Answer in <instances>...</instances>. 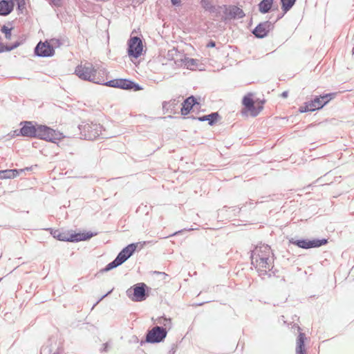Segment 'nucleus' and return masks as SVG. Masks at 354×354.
<instances>
[{
  "mask_svg": "<svg viewBox=\"0 0 354 354\" xmlns=\"http://www.w3.org/2000/svg\"><path fill=\"white\" fill-rule=\"evenodd\" d=\"M18 46H0V53L10 52Z\"/></svg>",
  "mask_w": 354,
  "mask_h": 354,
  "instance_id": "obj_35",
  "label": "nucleus"
},
{
  "mask_svg": "<svg viewBox=\"0 0 354 354\" xmlns=\"http://www.w3.org/2000/svg\"><path fill=\"white\" fill-rule=\"evenodd\" d=\"M230 48H232L233 46H229ZM236 48V46H234Z\"/></svg>",
  "mask_w": 354,
  "mask_h": 354,
  "instance_id": "obj_61",
  "label": "nucleus"
},
{
  "mask_svg": "<svg viewBox=\"0 0 354 354\" xmlns=\"http://www.w3.org/2000/svg\"><path fill=\"white\" fill-rule=\"evenodd\" d=\"M60 46H35L34 55L39 57H50L55 55V48Z\"/></svg>",
  "mask_w": 354,
  "mask_h": 354,
  "instance_id": "obj_12",
  "label": "nucleus"
},
{
  "mask_svg": "<svg viewBox=\"0 0 354 354\" xmlns=\"http://www.w3.org/2000/svg\"><path fill=\"white\" fill-rule=\"evenodd\" d=\"M185 59V68L189 70H194L197 67L198 60L193 58H189L187 57Z\"/></svg>",
  "mask_w": 354,
  "mask_h": 354,
  "instance_id": "obj_27",
  "label": "nucleus"
},
{
  "mask_svg": "<svg viewBox=\"0 0 354 354\" xmlns=\"http://www.w3.org/2000/svg\"><path fill=\"white\" fill-rule=\"evenodd\" d=\"M10 178H14L24 172V169H10Z\"/></svg>",
  "mask_w": 354,
  "mask_h": 354,
  "instance_id": "obj_32",
  "label": "nucleus"
},
{
  "mask_svg": "<svg viewBox=\"0 0 354 354\" xmlns=\"http://www.w3.org/2000/svg\"><path fill=\"white\" fill-rule=\"evenodd\" d=\"M250 258L252 259V260L253 259V252L251 254ZM252 263H253L252 261Z\"/></svg>",
  "mask_w": 354,
  "mask_h": 354,
  "instance_id": "obj_55",
  "label": "nucleus"
},
{
  "mask_svg": "<svg viewBox=\"0 0 354 354\" xmlns=\"http://www.w3.org/2000/svg\"><path fill=\"white\" fill-rule=\"evenodd\" d=\"M2 280V278H0V281Z\"/></svg>",
  "mask_w": 354,
  "mask_h": 354,
  "instance_id": "obj_62",
  "label": "nucleus"
},
{
  "mask_svg": "<svg viewBox=\"0 0 354 354\" xmlns=\"http://www.w3.org/2000/svg\"><path fill=\"white\" fill-rule=\"evenodd\" d=\"M208 44L213 45V44H215V43L214 41H210Z\"/></svg>",
  "mask_w": 354,
  "mask_h": 354,
  "instance_id": "obj_56",
  "label": "nucleus"
},
{
  "mask_svg": "<svg viewBox=\"0 0 354 354\" xmlns=\"http://www.w3.org/2000/svg\"><path fill=\"white\" fill-rule=\"evenodd\" d=\"M151 288L145 283H137L126 291L127 296L134 302H141L149 296Z\"/></svg>",
  "mask_w": 354,
  "mask_h": 354,
  "instance_id": "obj_5",
  "label": "nucleus"
},
{
  "mask_svg": "<svg viewBox=\"0 0 354 354\" xmlns=\"http://www.w3.org/2000/svg\"><path fill=\"white\" fill-rule=\"evenodd\" d=\"M201 6L205 10L210 12H215L216 11V7L212 5L210 0H201Z\"/></svg>",
  "mask_w": 354,
  "mask_h": 354,
  "instance_id": "obj_28",
  "label": "nucleus"
},
{
  "mask_svg": "<svg viewBox=\"0 0 354 354\" xmlns=\"http://www.w3.org/2000/svg\"><path fill=\"white\" fill-rule=\"evenodd\" d=\"M198 118L197 116H194V115H191L189 117H188L187 118H190L192 120H198Z\"/></svg>",
  "mask_w": 354,
  "mask_h": 354,
  "instance_id": "obj_50",
  "label": "nucleus"
},
{
  "mask_svg": "<svg viewBox=\"0 0 354 354\" xmlns=\"http://www.w3.org/2000/svg\"><path fill=\"white\" fill-rule=\"evenodd\" d=\"M13 1L17 2L19 10H23L25 8V5H26L25 0H13Z\"/></svg>",
  "mask_w": 354,
  "mask_h": 354,
  "instance_id": "obj_38",
  "label": "nucleus"
},
{
  "mask_svg": "<svg viewBox=\"0 0 354 354\" xmlns=\"http://www.w3.org/2000/svg\"><path fill=\"white\" fill-rule=\"evenodd\" d=\"M106 73V71L103 68L98 72L93 66V64L86 62L84 64H81L76 66L75 74L81 80L91 82L100 84L98 80L102 79V75Z\"/></svg>",
  "mask_w": 354,
  "mask_h": 354,
  "instance_id": "obj_2",
  "label": "nucleus"
},
{
  "mask_svg": "<svg viewBox=\"0 0 354 354\" xmlns=\"http://www.w3.org/2000/svg\"><path fill=\"white\" fill-rule=\"evenodd\" d=\"M336 95V93H328L323 95H315L313 99L308 101L310 103L309 105L313 111L320 110L330 100H332Z\"/></svg>",
  "mask_w": 354,
  "mask_h": 354,
  "instance_id": "obj_10",
  "label": "nucleus"
},
{
  "mask_svg": "<svg viewBox=\"0 0 354 354\" xmlns=\"http://www.w3.org/2000/svg\"><path fill=\"white\" fill-rule=\"evenodd\" d=\"M172 5L179 6H180L181 1L180 0H171Z\"/></svg>",
  "mask_w": 354,
  "mask_h": 354,
  "instance_id": "obj_46",
  "label": "nucleus"
},
{
  "mask_svg": "<svg viewBox=\"0 0 354 354\" xmlns=\"http://www.w3.org/2000/svg\"><path fill=\"white\" fill-rule=\"evenodd\" d=\"M175 101H176V100H174V101H173V102H169V103H167V102H165L163 103V107H165V104H169V106H173V107H174V106L176 105V102H175Z\"/></svg>",
  "mask_w": 354,
  "mask_h": 354,
  "instance_id": "obj_47",
  "label": "nucleus"
},
{
  "mask_svg": "<svg viewBox=\"0 0 354 354\" xmlns=\"http://www.w3.org/2000/svg\"><path fill=\"white\" fill-rule=\"evenodd\" d=\"M310 103L308 101L304 103L303 106H301L299 108V111L300 113H307V112H312L313 110L311 107L310 106Z\"/></svg>",
  "mask_w": 354,
  "mask_h": 354,
  "instance_id": "obj_29",
  "label": "nucleus"
},
{
  "mask_svg": "<svg viewBox=\"0 0 354 354\" xmlns=\"http://www.w3.org/2000/svg\"><path fill=\"white\" fill-rule=\"evenodd\" d=\"M258 273H259V275L260 276H262V275H266L268 274V272L266 270V268H259L258 269Z\"/></svg>",
  "mask_w": 354,
  "mask_h": 354,
  "instance_id": "obj_44",
  "label": "nucleus"
},
{
  "mask_svg": "<svg viewBox=\"0 0 354 354\" xmlns=\"http://www.w3.org/2000/svg\"><path fill=\"white\" fill-rule=\"evenodd\" d=\"M19 126V132L22 137L38 138L52 143H57L65 138L62 132L34 121H21Z\"/></svg>",
  "mask_w": 354,
  "mask_h": 354,
  "instance_id": "obj_1",
  "label": "nucleus"
},
{
  "mask_svg": "<svg viewBox=\"0 0 354 354\" xmlns=\"http://www.w3.org/2000/svg\"><path fill=\"white\" fill-rule=\"evenodd\" d=\"M272 24L270 21H265L259 24L253 30V34L259 38L266 37L271 29Z\"/></svg>",
  "mask_w": 354,
  "mask_h": 354,
  "instance_id": "obj_15",
  "label": "nucleus"
},
{
  "mask_svg": "<svg viewBox=\"0 0 354 354\" xmlns=\"http://www.w3.org/2000/svg\"><path fill=\"white\" fill-rule=\"evenodd\" d=\"M207 47H212V48H214V47H216V46H213V45H211V46H206Z\"/></svg>",
  "mask_w": 354,
  "mask_h": 354,
  "instance_id": "obj_57",
  "label": "nucleus"
},
{
  "mask_svg": "<svg viewBox=\"0 0 354 354\" xmlns=\"http://www.w3.org/2000/svg\"><path fill=\"white\" fill-rule=\"evenodd\" d=\"M63 351L64 348L61 346L60 343H59L58 346L56 347V349L52 353V354H61Z\"/></svg>",
  "mask_w": 354,
  "mask_h": 354,
  "instance_id": "obj_41",
  "label": "nucleus"
},
{
  "mask_svg": "<svg viewBox=\"0 0 354 354\" xmlns=\"http://www.w3.org/2000/svg\"><path fill=\"white\" fill-rule=\"evenodd\" d=\"M113 290V288H112L111 290H110L109 291H108L106 294H104V295H102L97 301L96 303L93 305V307L95 306L99 302H100L103 299H104L106 297L109 296Z\"/></svg>",
  "mask_w": 354,
  "mask_h": 354,
  "instance_id": "obj_40",
  "label": "nucleus"
},
{
  "mask_svg": "<svg viewBox=\"0 0 354 354\" xmlns=\"http://www.w3.org/2000/svg\"><path fill=\"white\" fill-rule=\"evenodd\" d=\"M10 169H4L0 171V179H10Z\"/></svg>",
  "mask_w": 354,
  "mask_h": 354,
  "instance_id": "obj_34",
  "label": "nucleus"
},
{
  "mask_svg": "<svg viewBox=\"0 0 354 354\" xmlns=\"http://www.w3.org/2000/svg\"><path fill=\"white\" fill-rule=\"evenodd\" d=\"M111 347L110 342H107L102 345L101 348L100 349V352H108Z\"/></svg>",
  "mask_w": 354,
  "mask_h": 354,
  "instance_id": "obj_39",
  "label": "nucleus"
},
{
  "mask_svg": "<svg viewBox=\"0 0 354 354\" xmlns=\"http://www.w3.org/2000/svg\"><path fill=\"white\" fill-rule=\"evenodd\" d=\"M176 345L175 344H173L171 345V349L169 350V353L168 354H175L176 351Z\"/></svg>",
  "mask_w": 354,
  "mask_h": 354,
  "instance_id": "obj_45",
  "label": "nucleus"
},
{
  "mask_svg": "<svg viewBox=\"0 0 354 354\" xmlns=\"http://www.w3.org/2000/svg\"><path fill=\"white\" fill-rule=\"evenodd\" d=\"M221 117L219 115L218 112H212L207 115H203L201 116H198V121H200V122L207 121L208 124L209 126H213L221 119Z\"/></svg>",
  "mask_w": 354,
  "mask_h": 354,
  "instance_id": "obj_16",
  "label": "nucleus"
},
{
  "mask_svg": "<svg viewBox=\"0 0 354 354\" xmlns=\"http://www.w3.org/2000/svg\"><path fill=\"white\" fill-rule=\"evenodd\" d=\"M259 265L262 268H268V257H259ZM258 261V260H257Z\"/></svg>",
  "mask_w": 354,
  "mask_h": 354,
  "instance_id": "obj_31",
  "label": "nucleus"
},
{
  "mask_svg": "<svg viewBox=\"0 0 354 354\" xmlns=\"http://www.w3.org/2000/svg\"><path fill=\"white\" fill-rule=\"evenodd\" d=\"M203 304V303H200L198 304H197L198 306H202Z\"/></svg>",
  "mask_w": 354,
  "mask_h": 354,
  "instance_id": "obj_60",
  "label": "nucleus"
},
{
  "mask_svg": "<svg viewBox=\"0 0 354 354\" xmlns=\"http://www.w3.org/2000/svg\"><path fill=\"white\" fill-rule=\"evenodd\" d=\"M288 96V91H285L282 92L281 94V97H283V98H286Z\"/></svg>",
  "mask_w": 354,
  "mask_h": 354,
  "instance_id": "obj_48",
  "label": "nucleus"
},
{
  "mask_svg": "<svg viewBox=\"0 0 354 354\" xmlns=\"http://www.w3.org/2000/svg\"><path fill=\"white\" fill-rule=\"evenodd\" d=\"M127 44H142V42L140 37L131 36Z\"/></svg>",
  "mask_w": 354,
  "mask_h": 354,
  "instance_id": "obj_33",
  "label": "nucleus"
},
{
  "mask_svg": "<svg viewBox=\"0 0 354 354\" xmlns=\"http://www.w3.org/2000/svg\"><path fill=\"white\" fill-rule=\"evenodd\" d=\"M273 0H262L258 5L259 10L261 13H268L272 8Z\"/></svg>",
  "mask_w": 354,
  "mask_h": 354,
  "instance_id": "obj_20",
  "label": "nucleus"
},
{
  "mask_svg": "<svg viewBox=\"0 0 354 354\" xmlns=\"http://www.w3.org/2000/svg\"><path fill=\"white\" fill-rule=\"evenodd\" d=\"M15 3L13 0L0 1V15H8L13 10Z\"/></svg>",
  "mask_w": 354,
  "mask_h": 354,
  "instance_id": "obj_17",
  "label": "nucleus"
},
{
  "mask_svg": "<svg viewBox=\"0 0 354 354\" xmlns=\"http://www.w3.org/2000/svg\"><path fill=\"white\" fill-rule=\"evenodd\" d=\"M296 0H281V9L284 13L287 12L295 3Z\"/></svg>",
  "mask_w": 354,
  "mask_h": 354,
  "instance_id": "obj_24",
  "label": "nucleus"
},
{
  "mask_svg": "<svg viewBox=\"0 0 354 354\" xmlns=\"http://www.w3.org/2000/svg\"><path fill=\"white\" fill-rule=\"evenodd\" d=\"M289 243L295 245L299 248L302 249H310V248H319L322 245H324L328 243V239L322 238V239H296L295 238H290L288 240Z\"/></svg>",
  "mask_w": 354,
  "mask_h": 354,
  "instance_id": "obj_8",
  "label": "nucleus"
},
{
  "mask_svg": "<svg viewBox=\"0 0 354 354\" xmlns=\"http://www.w3.org/2000/svg\"><path fill=\"white\" fill-rule=\"evenodd\" d=\"M50 4L55 6H60L62 4V0H49Z\"/></svg>",
  "mask_w": 354,
  "mask_h": 354,
  "instance_id": "obj_43",
  "label": "nucleus"
},
{
  "mask_svg": "<svg viewBox=\"0 0 354 354\" xmlns=\"http://www.w3.org/2000/svg\"><path fill=\"white\" fill-rule=\"evenodd\" d=\"M158 323L162 325L165 328L167 329V331L171 328V319L166 317L165 315L160 316L157 319Z\"/></svg>",
  "mask_w": 354,
  "mask_h": 354,
  "instance_id": "obj_22",
  "label": "nucleus"
},
{
  "mask_svg": "<svg viewBox=\"0 0 354 354\" xmlns=\"http://www.w3.org/2000/svg\"><path fill=\"white\" fill-rule=\"evenodd\" d=\"M270 271L272 272L274 274V272L272 271V269H270Z\"/></svg>",
  "mask_w": 354,
  "mask_h": 354,
  "instance_id": "obj_59",
  "label": "nucleus"
},
{
  "mask_svg": "<svg viewBox=\"0 0 354 354\" xmlns=\"http://www.w3.org/2000/svg\"><path fill=\"white\" fill-rule=\"evenodd\" d=\"M47 230L50 231L53 238L61 241H67L72 243H77L82 241H88L93 236L97 235V232H62L59 230H54L53 228H48Z\"/></svg>",
  "mask_w": 354,
  "mask_h": 354,
  "instance_id": "obj_3",
  "label": "nucleus"
},
{
  "mask_svg": "<svg viewBox=\"0 0 354 354\" xmlns=\"http://www.w3.org/2000/svg\"><path fill=\"white\" fill-rule=\"evenodd\" d=\"M230 15L234 18L241 19L245 16V14L241 8L238 7H233L230 11Z\"/></svg>",
  "mask_w": 354,
  "mask_h": 354,
  "instance_id": "obj_23",
  "label": "nucleus"
},
{
  "mask_svg": "<svg viewBox=\"0 0 354 354\" xmlns=\"http://www.w3.org/2000/svg\"><path fill=\"white\" fill-rule=\"evenodd\" d=\"M11 30L12 28L6 26H3L2 28H1V30L2 32L5 34V36L7 39H10V36H11Z\"/></svg>",
  "mask_w": 354,
  "mask_h": 354,
  "instance_id": "obj_36",
  "label": "nucleus"
},
{
  "mask_svg": "<svg viewBox=\"0 0 354 354\" xmlns=\"http://www.w3.org/2000/svg\"><path fill=\"white\" fill-rule=\"evenodd\" d=\"M179 52L178 51V49L177 48H176L175 46H174V48L169 50H168L167 55H165V58L168 60H175V59L176 58V57H178L179 55Z\"/></svg>",
  "mask_w": 354,
  "mask_h": 354,
  "instance_id": "obj_25",
  "label": "nucleus"
},
{
  "mask_svg": "<svg viewBox=\"0 0 354 354\" xmlns=\"http://www.w3.org/2000/svg\"><path fill=\"white\" fill-rule=\"evenodd\" d=\"M310 103L308 101L304 103L303 106H301L299 108V111L300 113H307V112H312L313 110L311 107L310 106Z\"/></svg>",
  "mask_w": 354,
  "mask_h": 354,
  "instance_id": "obj_30",
  "label": "nucleus"
},
{
  "mask_svg": "<svg viewBox=\"0 0 354 354\" xmlns=\"http://www.w3.org/2000/svg\"><path fill=\"white\" fill-rule=\"evenodd\" d=\"M147 341L149 344H158L163 342L167 335V329L162 326H156L146 333Z\"/></svg>",
  "mask_w": 354,
  "mask_h": 354,
  "instance_id": "obj_9",
  "label": "nucleus"
},
{
  "mask_svg": "<svg viewBox=\"0 0 354 354\" xmlns=\"http://www.w3.org/2000/svg\"><path fill=\"white\" fill-rule=\"evenodd\" d=\"M154 273L156 274H166L165 272H158V271H156Z\"/></svg>",
  "mask_w": 354,
  "mask_h": 354,
  "instance_id": "obj_52",
  "label": "nucleus"
},
{
  "mask_svg": "<svg viewBox=\"0 0 354 354\" xmlns=\"http://www.w3.org/2000/svg\"><path fill=\"white\" fill-rule=\"evenodd\" d=\"M99 82L100 85L126 91H139L142 90V87L138 83L127 78H118L106 81L102 76V79L98 80Z\"/></svg>",
  "mask_w": 354,
  "mask_h": 354,
  "instance_id": "obj_4",
  "label": "nucleus"
},
{
  "mask_svg": "<svg viewBox=\"0 0 354 354\" xmlns=\"http://www.w3.org/2000/svg\"><path fill=\"white\" fill-rule=\"evenodd\" d=\"M133 338H134V339H133L134 342H138V338L136 336H133Z\"/></svg>",
  "mask_w": 354,
  "mask_h": 354,
  "instance_id": "obj_53",
  "label": "nucleus"
},
{
  "mask_svg": "<svg viewBox=\"0 0 354 354\" xmlns=\"http://www.w3.org/2000/svg\"><path fill=\"white\" fill-rule=\"evenodd\" d=\"M32 167L31 166V167H25V168H24L23 169H24V171H31V170H32Z\"/></svg>",
  "mask_w": 354,
  "mask_h": 354,
  "instance_id": "obj_51",
  "label": "nucleus"
},
{
  "mask_svg": "<svg viewBox=\"0 0 354 354\" xmlns=\"http://www.w3.org/2000/svg\"><path fill=\"white\" fill-rule=\"evenodd\" d=\"M147 50V46H127V53L131 61L133 62L141 55H145Z\"/></svg>",
  "mask_w": 354,
  "mask_h": 354,
  "instance_id": "obj_14",
  "label": "nucleus"
},
{
  "mask_svg": "<svg viewBox=\"0 0 354 354\" xmlns=\"http://www.w3.org/2000/svg\"><path fill=\"white\" fill-rule=\"evenodd\" d=\"M59 344L56 341H53L52 339H49L47 344L41 348V354H52V353L56 349Z\"/></svg>",
  "mask_w": 354,
  "mask_h": 354,
  "instance_id": "obj_19",
  "label": "nucleus"
},
{
  "mask_svg": "<svg viewBox=\"0 0 354 354\" xmlns=\"http://www.w3.org/2000/svg\"><path fill=\"white\" fill-rule=\"evenodd\" d=\"M8 136H10L11 138H15L16 136H20L19 129H15V130L10 131V133L8 134Z\"/></svg>",
  "mask_w": 354,
  "mask_h": 354,
  "instance_id": "obj_42",
  "label": "nucleus"
},
{
  "mask_svg": "<svg viewBox=\"0 0 354 354\" xmlns=\"http://www.w3.org/2000/svg\"><path fill=\"white\" fill-rule=\"evenodd\" d=\"M78 129L80 131V138L93 140L99 137L102 132V126L100 124L84 122L78 125Z\"/></svg>",
  "mask_w": 354,
  "mask_h": 354,
  "instance_id": "obj_7",
  "label": "nucleus"
},
{
  "mask_svg": "<svg viewBox=\"0 0 354 354\" xmlns=\"http://www.w3.org/2000/svg\"><path fill=\"white\" fill-rule=\"evenodd\" d=\"M37 44H61V42L59 41V40L57 39H53L50 41V42H48V41H46L44 42L40 41L37 43Z\"/></svg>",
  "mask_w": 354,
  "mask_h": 354,
  "instance_id": "obj_37",
  "label": "nucleus"
},
{
  "mask_svg": "<svg viewBox=\"0 0 354 354\" xmlns=\"http://www.w3.org/2000/svg\"><path fill=\"white\" fill-rule=\"evenodd\" d=\"M254 103L255 102L253 100V94L252 93H248L245 95L242 99L243 109L241 111V114L243 115H248V113H250L252 117L257 116L263 109L265 100H259L257 106Z\"/></svg>",
  "mask_w": 354,
  "mask_h": 354,
  "instance_id": "obj_6",
  "label": "nucleus"
},
{
  "mask_svg": "<svg viewBox=\"0 0 354 354\" xmlns=\"http://www.w3.org/2000/svg\"><path fill=\"white\" fill-rule=\"evenodd\" d=\"M306 335L304 333H299L297 337L296 354H306Z\"/></svg>",
  "mask_w": 354,
  "mask_h": 354,
  "instance_id": "obj_18",
  "label": "nucleus"
},
{
  "mask_svg": "<svg viewBox=\"0 0 354 354\" xmlns=\"http://www.w3.org/2000/svg\"><path fill=\"white\" fill-rule=\"evenodd\" d=\"M140 243H132L127 245L118 254L117 258L119 259L122 263H124L135 253Z\"/></svg>",
  "mask_w": 354,
  "mask_h": 354,
  "instance_id": "obj_11",
  "label": "nucleus"
},
{
  "mask_svg": "<svg viewBox=\"0 0 354 354\" xmlns=\"http://www.w3.org/2000/svg\"><path fill=\"white\" fill-rule=\"evenodd\" d=\"M185 59H187L186 56L179 54L178 57H176V58L174 61V65L176 66V67L185 68Z\"/></svg>",
  "mask_w": 354,
  "mask_h": 354,
  "instance_id": "obj_26",
  "label": "nucleus"
},
{
  "mask_svg": "<svg viewBox=\"0 0 354 354\" xmlns=\"http://www.w3.org/2000/svg\"><path fill=\"white\" fill-rule=\"evenodd\" d=\"M181 232H182V230H180V231L176 232H174V233L172 234V236L176 235V234H178L180 233Z\"/></svg>",
  "mask_w": 354,
  "mask_h": 354,
  "instance_id": "obj_54",
  "label": "nucleus"
},
{
  "mask_svg": "<svg viewBox=\"0 0 354 354\" xmlns=\"http://www.w3.org/2000/svg\"><path fill=\"white\" fill-rule=\"evenodd\" d=\"M200 104L198 99L193 95L186 97L182 103L180 113L183 116L187 115L195 105Z\"/></svg>",
  "mask_w": 354,
  "mask_h": 354,
  "instance_id": "obj_13",
  "label": "nucleus"
},
{
  "mask_svg": "<svg viewBox=\"0 0 354 354\" xmlns=\"http://www.w3.org/2000/svg\"><path fill=\"white\" fill-rule=\"evenodd\" d=\"M352 54L354 55V46H353V48L352 49Z\"/></svg>",
  "mask_w": 354,
  "mask_h": 354,
  "instance_id": "obj_58",
  "label": "nucleus"
},
{
  "mask_svg": "<svg viewBox=\"0 0 354 354\" xmlns=\"http://www.w3.org/2000/svg\"><path fill=\"white\" fill-rule=\"evenodd\" d=\"M122 264V263H121V261L116 257L113 261L109 263L104 268H102L100 270V272H105L110 271V270L118 267L119 266H120Z\"/></svg>",
  "mask_w": 354,
  "mask_h": 354,
  "instance_id": "obj_21",
  "label": "nucleus"
},
{
  "mask_svg": "<svg viewBox=\"0 0 354 354\" xmlns=\"http://www.w3.org/2000/svg\"><path fill=\"white\" fill-rule=\"evenodd\" d=\"M146 343H149V342L147 341V335L145 334V339H141L140 341V346H142V345H144Z\"/></svg>",
  "mask_w": 354,
  "mask_h": 354,
  "instance_id": "obj_49",
  "label": "nucleus"
}]
</instances>
